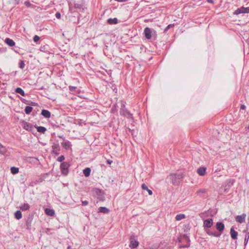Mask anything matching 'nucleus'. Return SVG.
Returning <instances> with one entry per match:
<instances>
[{"mask_svg": "<svg viewBox=\"0 0 249 249\" xmlns=\"http://www.w3.org/2000/svg\"><path fill=\"white\" fill-rule=\"evenodd\" d=\"M25 67V63L23 61L21 60L19 63V67L21 69H23Z\"/></svg>", "mask_w": 249, "mask_h": 249, "instance_id": "c9c22d12", "label": "nucleus"}, {"mask_svg": "<svg viewBox=\"0 0 249 249\" xmlns=\"http://www.w3.org/2000/svg\"><path fill=\"white\" fill-rule=\"evenodd\" d=\"M245 238L249 239V232H247L245 236Z\"/></svg>", "mask_w": 249, "mask_h": 249, "instance_id": "a18cd8bd", "label": "nucleus"}, {"mask_svg": "<svg viewBox=\"0 0 249 249\" xmlns=\"http://www.w3.org/2000/svg\"><path fill=\"white\" fill-rule=\"evenodd\" d=\"M52 152L56 156H58L59 154V151L60 150V147L58 143L53 144L52 145Z\"/></svg>", "mask_w": 249, "mask_h": 249, "instance_id": "1a4fd4ad", "label": "nucleus"}, {"mask_svg": "<svg viewBox=\"0 0 249 249\" xmlns=\"http://www.w3.org/2000/svg\"><path fill=\"white\" fill-rule=\"evenodd\" d=\"M39 37L36 35L33 38L34 41L35 42H37L39 40Z\"/></svg>", "mask_w": 249, "mask_h": 249, "instance_id": "58836bf2", "label": "nucleus"}, {"mask_svg": "<svg viewBox=\"0 0 249 249\" xmlns=\"http://www.w3.org/2000/svg\"><path fill=\"white\" fill-rule=\"evenodd\" d=\"M22 125L23 127L27 130L33 131V130L34 129V126H33L32 124H31L27 122H26L25 121H23L22 122Z\"/></svg>", "mask_w": 249, "mask_h": 249, "instance_id": "9b49d317", "label": "nucleus"}, {"mask_svg": "<svg viewBox=\"0 0 249 249\" xmlns=\"http://www.w3.org/2000/svg\"><path fill=\"white\" fill-rule=\"evenodd\" d=\"M109 212L108 209L105 207H101L98 209V213H108Z\"/></svg>", "mask_w": 249, "mask_h": 249, "instance_id": "aec40b11", "label": "nucleus"}, {"mask_svg": "<svg viewBox=\"0 0 249 249\" xmlns=\"http://www.w3.org/2000/svg\"><path fill=\"white\" fill-rule=\"evenodd\" d=\"M185 218V215L184 214H179L176 215V219L177 221H179Z\"/></svg>", "mask_w": 249, "mask_h": 249, "instance_id": "7c9ffc66", "label": "nucleus"}, {"mask_svg": "<svg viewBox=\"0 0 249 249\" xmlns=\"http://www.w3.org/2000/svg\"><path fill=\"white\" fill-rule=\"evenodd\" d=\"M67 249H71V247L70 246H68V248H67Z\"/></svg>", "mask_w": 249, "mask_h": 249, "instance_id": "5fc2aeb1", "label": "nucleus"}, {"mask_svg": "<svg viewBox=\"0 0 249 249\" xmlns=\"http://www.w3.org/2000/svg\"><path fill=\"white\" fill-rule=\"evenodd\" d=\"M6 152V148L0 143V154L4 155Z\"/></svg>", "mask_w": 249, "mask_h": 249, "instance_id": "c756f323", "label": "nucleus"}, {"mask_svg": "<svg viewBox=\"0 0 249 249\" xmlns=\"http://www.w3.org/2000/svg\"><path fill=\"white\" fill-rule=\"evenodd\" d=\"M246 217V214L245 213H243L240 215H237L235 217V220L236 222L239 223H243L245 221V218Z\"/></svg>", "mask_w": 249, "mask_h": 249, "instance_id": "f8f14e48", "label": "nucleus"}, {"mask_svg": "<svg viewBox=\"0 0 249 249\" xmlns=\"http://www.w3.org/2000/svg\"><path fill=\"white\" fill-rule=\"evenodd\" d=\"M248 128L249 129V125L248 126Z\"/></svg>", "mask_w": 249, "mask_h": 249, "instance_id": "4d7b16f0", "label": "nucleus"}, {"mask_svg": "<svg viewBox=\"0 0 249 249\" xmlns=\"http://www.w3.org/2000/svg\"><path fill=\"white\" fill-rule=\"evenodd\" d=\"M213 225V221L212 218H208L204 221L203 226L205 228H210Z\"/></svg>", "mask_w": 249, "mask_h": 249, "instance_id": "9d476101", "label": "nucleus"}, {"mask_svg": "<svg viewBox=\"0 0 249 249\" xmlns=\"http://www.w3.org/2000/svg\"><path fill=\"white\" fill-rule=\"evenodd\" d=\"M41 114L46 118H50L51 116L50 112L46 109L42 110Z\"/></svg>", "mask_w": 249, "mask_h": 249, "instance_id": "2eb2a0df", "label": "nucleus"}, {"mask_svg": "<svg viewBox=\"0 0 249 249\" xmlns=\"http://www.w3.org/2000/svg\"><path fill=\"white\" fill-rule=\"evenodd\" d=\"M242 13H249V7H244L243 6L239 8L236 9L233 13L234 15H239Z\"/></svg>", "mask_w": 249, "mask_h": 249, "instance_id": "6e6552de", "label": "nucleus"}, {"mask_svg": "<svg viewBox=\"0 0 249 249\" xmlns=\"http://www.w3.org/2000/svg\"><path fill=\"white\" fill-rule=\"evenodd\" d=\"M15 1H16L17 4H18L19 0H15Z\"/></svg>", "mask_w": 249, "mask_h": 249, "instance_id": "864d4df0", "label": "nucleus"}, {"mask_svg": "<svg viewBox=\"0 0 249 249\" xmlns=\"http://www.w3.org/2000/svg\"><path fill=\"white\" fill-rule=\"evenodd\" d=\"M116 105H114V108H116Z\"/></svg>", "mask_w": 249, "mask_h": 249, "instance_id": "6e6d98bb", "label": "nucleus"}, {"mask_svg": "<svg viewBox=\"0 0 249 249\" xmlns=\"http://www.w3.org/2000/svg\"><path fill=\"white\" fill-rule=\"evenodd\" d=\"M91 170L88 167L83 170V173L85 177H88L90 175Z\"/></svg>", "mask_w": 249, "mask_h": 249, "instance_id": "cd10ccee", "label": "nucleus"}, {"mask_svg": "<svg viewBox=\"0 0 249 249\" xmlns=\"http://www.w3.org/2000/svg\"><path fill=\"white\" fill-rule=\"evenodd\" d=\"M206 191H207V190L206 189H201L198 190L196 192V194L198 195H199L200 196H201V194L205 193L206 192Z\"/></svg>", "mask_w": 249, "mask_h": 249, "instance_id": "72a5a7b5", "label": "nucleus"}, {"mask_svg": "<svg viewBox=\"0 0 249 249\" xmlns=\"http://www.w3.org/2000/svg\"><path fill=\"white\" fill-rule=\"evenodd\" d=\"M93 194L98 199L101 200L103 197L104 193L102 190L98 188H94L92 190Z\"/></svg>", "mask_w": 249, "mask_h": 249, "instance_id": "39448f33", "label": "nucleus"}, {"mask_svg": "<svg viewBox=\"0 0 249 249\" xmlns=\"http://www.w3.org/2000/svg\"><path fill=\"white\" fill-rule=\"evenodd\" d=\"M45 212L46 214L49 216H53L55 214L54 211L53 209H51L49 208H46L45 210Z\"/></svg>", "mask_w": 249, "mask_h": 249, "instance_id": "f3484780", "label": "nucleus"}, {"mask_svg": "<svg viewBox=\"0 0 249 249\" xmlns=\"http://www.w3.org/2000/svg\"><path fill=\"white\" fill-rule=\"evenodd\" d=\"M59 137L61 138L63 140H65V137H64L63 135L62 136H59Z\"/></svg>", "mask_w": 249, "mask_h": 249, "instance_id": "3c124183", "label": "nucleus"}, {"mask_svg": "<svg viewBox=\"0 0 249 249\" xmlns=\"http://www.w3.org/2000/svg\"><path fill=\"white\" fill-rule=\"evenodd\" d=\"M184 177L183 173L171 174L168 177V178L170 180V182L174 185H178L180 180Z\"/></svg>", "mask_w": 249, "mask_h": 249, "instance_id": "f257e3e1", "label": "nucleus"}, {"mask_svg": "<svg viewBox=\"0 0 249 249\" xmlns=\"http://www.w3.org/2000/svg\"><path fill=\"white\" fill-rule=\"evenodd\" d=\"M230 234L232 239H237L238 232L234 230L233 227H231L230 230Z\"/></svg>", "mask_w": 249, "mask_h": 249, "instance_id": "ddd939ff", "label": "nucleus"}, {"mask_svg": "<svg viewBox=\"0 0 249 249\" xmlns=\"http://www.w3.org/2000/svg\"><path fill=\"white\" fill-rule=\"evenodd\" d=\"M226 184L225 186H222L221 188V191L222 192L227 193L228 192L229 188L232 185V182L231 179L226 180Z\"/></svg>", "mask_w": 249, "mask_h": 249, "instance_id": "423d86ee", "label": "nucleus"}, {"mask_svg": "<svg viewBox=\"0 0 249 249\" xmlns=\"http://www.w3.org/2000/svg\"><path fill=\"white\" fill-rule=\"evenodd\" d=\"M207 1L208 2L213 3V1L212 0H208Z\"/></svg>", "mask_w": 249, "mask_h": 249, "instance_id": "603ef678", "label": "nucleus"}, {"mask_svg": "<svg viewBox=\"0 0 249 249\" xmlns=\"http://www.w3.org/2000/svg\"><path fill=\"white\" fill-rule=\"evenodd\" d=\"M174 26V24H170L168 25L164 29V33H166L167 31L170 28Z\"/></svg>", "mask_w": 249, "mask_h": 249, "instance_id": "f704fd0d", "label": "nucleus"}, {"mask_svg": "<svg viewBox=\"0 0 249 249\" xmlns=\"http://www.w3.org/2000/svg\"><path fill=\"white\" fill-rule=\"evenodd\" d=\"M197 173L200 176H204L206 173L205 167H200L197 170Z\"/></svg>", "mask_w": 249, "mask_h": 249, "instance_id": "6ab92c4d", "label": "nucleus"}, {"mask_svg": "<svg viewBox=\"0 0 249 249\" xmlns=\"http://www.w3.org/2000/svg\"><path fill=\"white\" fill-rule=\"evenodd\" d=\"M84 3L81 1H77L74 3V7L78 9L84 10Z\"/></svg>", "mask_w": 249, "mask_h": 249, "instance_id": "dca6fc26", "label": "nucleus"}, {"mask_svg": "<svg viewBox=\"0 0 249 249\" xmlns=\"http://www.w3.org/2000/svg\"><path fill=\"white\" fill-rule=\"evenodd\" d=\"M69 89L71 91H73L75 90L76 89V87H73V86H70L69 87Z\"/></svg>", "mask_w": 249, "mask_h": 249, "instance_id": "79ce46f5", "label": "nucleus"}, {"mask_svg": "<svg viewBox=\"0 0 249 249\" xmlns=\"http://www.w3.org/2000/svg\"><path fill=\"white\" fill-rule=\"evenodd\" d=\"M65 160V157L64 156L62 155L58 157L57 159V160L59 162H62Z\"/></svg>", "mask_w": 249, "mask_h": 249, "instance_id": "e433bc0d", "label": "nucleus"}, {"mask_svg": "<svg viewBox=\"0 0 249 249\" xmlns=\"http://www.w3.org/2000/svg\"><path fill=\"white\" fill-rule=\"evenodd\" d=\"M15 217L17 219H20L22 217V213L20 211H16L14 213Z\"/></svg>", "mask_w": 249, "mask_h": 249, "instance_id": "bb28decb", "label": "nucleus"}, {"mask_svg": "<svg viewBox=\"0 0 249 249\" xmlns=\"http://www.w3.org/2000/svg\"><path fill=\"white\" fill-rule=\"evenodd\" d=\"M30 208V205L28 203H24L20 207V209L22 211L28 210Z\"/></svg>", "mask_w": 249, "mask_h": 249, "instance_id": "a878e982", "label": "nucleus"}, {"mask_svg": "<svg viewBox=\"0 0 249 249\" xmlns=\"http://www.w3.org/2000/svg\"><path fill=\"white\" fill-rule=\"evenodd\" d=\"M89 204V201L87 200L82 201V205L83 206H87Z\"/></svg>", "mask_w": 249, "mask_h": 249, "instance_id": "a19ab883", "label": "nucleus"}, {"mask_svg": "<svg viewBox=\"0 0 249 249\" xmlns=\"http://www.w3.org/2000/svg\"><path fill=\"white\" fill-rule=\"evenodd\" d=\"M19 172V169L17 167H12L11 168V172L13 174H16Z\"/></svg>", "mask_w": 249, "mask_h": 249, "instance_id": "473e14b6", "label": "nucleus"}, {"mask_svg": "<svg viewBox=\"0 0 249 249\" xmlns=\"http://www.w3.org/2000/svg\"><path fill=\"white\" fill-rule=\"evenodd\" d=\"M142 188L143 190L147 191L149 195H150V196L152 195V194H153L152 191L151 190L149 189L148 188L147 186L144 183H143L142 185Z\"/></svg>", "mask_w": 249, "mask_h": 249, "instance_id": "393cba45", "label": "nucleus"}, {"mask_svg": "<svg viewBox=\"0 0 249 249\" xmlns=\"http://www.w3.org/2000/svg\"><path fill=\"white\" fill-rule=\"evenodd\" d=\"M156 31L154 30H152L149 27H146L144 30L143 34L145 38L147 39L151 38L152 35L155 34Z\"/></svg>", "mask_w": 249, "mask_h": 249, "instance_id": "7ed1b4c3", "label": "nucleus"}, {"mask_svg": "<svg viewBox=\"0 0 249 249\" xmlns=\"http://www.w3.org/2000/svg\"><path fill=\"white\" fill-rule=\"evenodd\" d=\"M15 92L17 93H19L22 96H25V94L24 91L20 88H17L15 89Z\"/></svg>", "mask_w": 249, "mask_h": 249, "instance_id": "c85d7f7f", "label": "nucleus"}, {"mask_svg": "<svg viewBox=\"0 0 249 249\" xmlns=\"http://www.w3.org/2000/svg\"><path fill=\"white\" fill-rule=\"evenodd\" d=\"M248 240H249V239H247V238H246H246H245V240H244V245H245V246H246V245H247V243H248Z\"/></svg>", "mask_w": 249, "mask_h": 249, "instance_id": "de8ad7c7", "label": "nucleus"}, {"mask_svg": "<svg viewBox=\"0 0 249 249\" xmlns=\"http://www.w3.org/2000/svg\"><path fill=\"white\" fill-rule=\"evenodd\" d=\"M130 240V244L129 247L131 248H137L139 243V242L136 239L135 237L134 236H131L129 239Z\"/></svg>", "mask_w": 249, "mask_h": 249, "instance_id": "0eeeda50", "label": "nucleus"}, {"mask_svg": "<svg viewBox=\"0 0 249 249\" xmlns=\"http://www.w3.org/2000/svg\"><path fill=\"white\" fill-rule=\"evenodd\" d=\"M183 239L187 241V244L185 245H180V248H187L190 246V240L186 235H184Z\"/></svg>", "mask_w": 249, "mask_h": 249, "instance_id": "4be33fe9", "label": "nucleus"}, {"mask_svg": "<svg viewBox=\"0 0 249 249\" xmlns=\"http://www.w3.org/2000/svg\"><path fill=\"white\" fill-rule=\"evenodd\" d=\"M107 162L108 164H110L112 162V161L110 160H107Z\"/></svg>", "mask_w": 249, "mask_h": 249, "instance_id": "09e8293b", "label": "nucleus"}, {"mask_svg": "<svg viewBox=\"0 0 249 249\" xmlns=\"http://www.w3.org/2000/svg\"><path fill=\"white\" fill-rule=\"evenodd\" d=\"M224 225L222 222H217L216 224V228L220 232H222L224 230Z\"/></svg>", "mask_w": 249, "mask_h": 249, "instance_id": "4468645a", "label": "nucleus"}, {"mask_svg": "<svg viewBox=\"0 0 249 249\" xmlns=\"http://www.w3.org/2000/svg\"><path fill=\"white\" fill-rule=\"evenodd\" d=\"M35 127L37 129V130L38 132H40V133H45V132L46 131V128L44 127V126H35Z\"/></svg>", "mask_w": 249, "mask_h": 249, "instance_id": "b1692460", "label": "nucleus"}, {"mask_svg": "<svg viewBox=\"0 0 249 249\" xmlns=\"http://www.w3.org/2000/svg\"><path fill=\"white\" fill-rule=\"evenodd\" d=\"M221 233H218L217 232H213V235L215 237H219L221 235Z\"/></svg>", "mask_w": 249, "mask_h": 249, "instance_id": "ea45409f", "label": "nucleus"}, {"mask_svg": "<svg viewBox=\"0 0 249 249\" xmlns=\"http://www.w3.org/2000/svg\"><path fill=\"white\" fill-rule=\"evenodd\" d=\"M159 246L157 244L153 245L151 246L149 249H159Z\"/></svg>", "mask_w": 249, "mask_h": 249, "instance_id": "4c0bfd02", "label": "nucleus"}, {"mask_svg": "<svg viewBox=\"0 0 249 249\" xmlns=\"http://www.w3.org/2000/svg\"><path fill=\"white\" fill-rule=\"evenodd\" d=\"M70 164L67 162H63L60 165V168L62 174L64 175H67L69 173V168Z\"/></svg>", "mask_w": 249, "mask_h": 249, "instance_id": "20e7f679", "label": "nucleus"}, {"mask_svg": "<svg viewBox=\"0 0 249 249\" xmlns=\"http://www.w3.org/2000/svg\"><path fill=\"white\" fill-rule=\"evenodd\" d=\"M55 17H56V18H60V17H61V14H60V13H58V12L56 13L55 14Z\"/></svg>", "mask_w": 249, "mask_h": 249, "instance_id": "c03bdc74", "label": "nucleus"}, {"mask_svg": "<svg viewBox=\"0 0 249 249\" xmlns=\"http://www.w3.org/2000/svg\"><path fill=\"white\" fill-rule=\"evenodd\" d=\"M4 41L10 47H13L15 45V42L14 41V40L9 38H6Z\"/></svg>", "mask_w": 249, "mask_h": 249, "instance_id": "a211bd4d", "label": "nucleus"}, {"mask_svg": "<svg viewBox=\"0 0 249 249\" xmlns=\"http://www.w3.org/2000/svg\"><path fill=\"white\" fill-rule=\"evenodd\" d=\"M25 3L26 5H27V6H29V5H30V3L29 2H27V1H26L25 2Z\"/></svg>", "mask_w": 249, "mask_h": 249, "instance_id": "8fccbe9b", "label": "nucleus"}, {"mask_svg": "<svg viewBox=\"0 0 249 249\" xmlns=\"http://www.w3.org/2000/svg\"><path fill=\"white\" fill-rule=\"evenodd\" d=\"M206 231V232L208 234L210 235H213V232L210 231L209 230H208Z\"/></svg>", "mask_w": 249, "mask_h": 249, "instance_id": "37998d69", "label": "nucleus"}, {"mask_svg": "<svg viewBox=\"0 0 249 249\" xmlns=\"http://www.w3.org/2000/svg\"><path fill=\"white\" fill-rule=\"evenodd\" d=\"M120 114L121 115L126 117L127 118H132V114L125 108L124 103H122Z\"/></svg>", "mask_w": 249, "mask_h": 249, "instance_id": "f03ea898", "label": "nucleus"}, {"mask_svg": "<svg viewBox=\"0 0 249 249\" xmlns=\"http://www.w3.org/2000/svg\"><path fill=\"white\" fill-rule=\"evenodd\" d=\"M61 144L62 146L66 150L69 149L71 146L70 142L68 141L62 142Z\"/></svg>", "mask_w": 249, "mask_h": 249, "instance_id": "412c9836", "label": "nucleus"}, {"mask_svg": "<svg viewBox=\"0 0 249 249\" xmlns=\"http://www.w3.org/2000/svg\"><path fill=\"white\" fill-rule=\"evenodd\" d=\"M246 108V106L244 105H242L240 107V109L242 110H244Z\"/></svg>", "mask_w": 249, "mask_h": 249, "instance_id": "49530a36", "label": "nucleus"}, {"mask_svg": "<svg viewBox=\"0 0 249 249\" xmlns=\"http://www.w3.org/2000/svg\"><path fill=\"white\" fill-rule=\"evenodd\" d=\"M33 107L30 106H26L25 108V112L27 114H29L32 111Z\"/></svg>", "mask_w": 249, "mask_h": 249, "instance_id": "2f4dec72", "label": "nucleus"}, {"mask_svg": "<svg viewBox=\"0 0 249 249\" xmlns=\"http://www.w3.org/2000/svg\"><path fill=\"white\" fill-rule=\"evenodd\" d=\"M118 19L117 18H108L107 19V23L109 24H115L118 23Z\"/></svg>", "mask_w": 249, "mask_h": 249, "instance_id": "5701e85b", "label": "nucleus"}]
</instances>
